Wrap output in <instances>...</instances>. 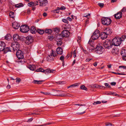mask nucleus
Returning <instances> with one entry per match:
<instances>
[{"mask_svg": "<svg viewBox=\"0 0 126 126\" xmlns=\"http://www.w3.org/2000/svg\"><path fill=\"white\" fill-rule=\"evenodd\" d=\"M111 44L115 46H118L120 45L121 44V41L120 39H118L116 38H113L111 42Z\"/></svg>", "mask_w": 126, "mask_h": 126, "instance_id": "1", "label": "nucleus"}, {"mask_svg": "<svg viewBox=\"0 0 126 126\" xmlns=\"http://www.w3.org/2000/svg\"><path fill=\"white\" fill-rule=\"evenodd\" d=\"M101 21L103 24L106 25H108L111 23V20L110 18L103 17L101 19Z\"/></svg>", "mask_w": 126, "mask_h": 126, "instance_id": "2", "label": "nucleus"}, {"mask_svg": "<svg viewBox=\"0 0 126 126\" xmlns=\"http://www.w3.org/2000/svg\"><path fill=\"white\" fill-rule=\"evenodd\" d=\"M100 36L99 31L98 30H96L94 32L91 37L93 39L95 40L98 39Z\"/></svg>", "mask_w": 126, "mask_h": 126, "instance_id": "3", "label": "nucleus"}, {"mask_svg": "<svg viewBox=\"0 0 126 126\" xmlns=\"http://www.w3.org/2000/svg\"><path fill=\"white\" fill-rule=\"evenodd\" d=\"M104 47L106 48L109 49L112 47V46L111 41L110 40H107L103 43Z\"/></svg>", "mask_w": 126, "mask_h": 126, "instance_id": "4", "label": "nucleus"}, {"mask_svg": "<svg viewBox=\"0 0 126 126\" xmlns=\"http://www.w3.org/2000/svg\"><path fill=\"white\" fill-rule=\"evenodd\" d=\"M30 30L29 27L26 25H24L21 26L20 28V31L23 33L27 32Z\"/></svg>", "mask_w": 126, "mask_h": 126, "instance_id": "5", "label": "nucleus"}, {"mask_svg": "<svg viewBox=\"0 0 126 126\" xmlns=\"http://www.w3.org/2000/svg\"><path fill=\"white\" fill-rule=\"evenodd\" d=\"M95 49V51L98 54H101L104 51L103 47L100 45H98L96 47Z\"/></svg>", "mask_w": 126, "mask_h": 126, "instance_id": "6", "label": "nucleus"}, {"mask_svg": "<svg viewBox=\"0 0 126 126\" xmlns=\"http://www.w3.org/2000/svg\"><path fill=\"white\" fill-rule=\"evenodd\" d=\"M54 52L52 50V52L51 54V55H48L47 56L46 58V60L49 62H51L53 61V58L52 57V56H53L54 57L56 56V54H54Z\"/></svg>", "mask_w": 126, "mask_h": 126, "instance_id": "7", "label": "nucleus"}, {"mask_svg": "<svg viewBox=\"0 0 126 126\" xmlns=\"http://www.w3.org/2000/svg\"><path fill=\"white\" fill-rule=\"evenodd\" d=\"M16 56L19 60L22 59L24 57L23 52L19 49L16 52Z\"/></svg>", "mask_w": 126, "mask_h": 126, "instance_id": "8", "label": "nucleus"}, {"mask_svg": "<svg viewBox=\"0 0 126 126\" xmlns=\"http://www.w3.org/2000/svg\"><path fill=\"white\" fill-rule=\"evenodd\" d=\"M33 38L31 36H28L26 37L25 43L27 45H29L33 41Z\"/></svg>", "mask_w": 126, "mask_h": 126, "instance_id": "9", "label": "nucleus"}, {"mask_svg": "<svg viewBox=\"0 0 126 126\" xmlns=\"http://www.w3.org/2000/svg\"><path fill=\"white\" fill-rule=\"evenodd\" d=\"M40 3V6H44L47 4V0H38Z\"/></svg>", "mask_w": 126, "mask_h": 126, "instance_id": "10", "label": "nucleus"}, {"mask_svg": "<svg viewBox=\"0 0 126 126\" xmlns=\"http://www.w3.org/2000/svg\"><path fill=\"white\" fill-rule=\"evenodd\" d=\"M16 35L15 34H14L13 36V39L14 42L12 43L11 46L12 47L13 49L14 50V51H15V49H14L16 47L15 44L16 43V42L15 40H16Z\"/></svg>", "mask_w": 126, "mask_h": 126, "instance_id": "11", "label": "nucleus"}, {"mask_svg": "<svg viewBox=\"0 0 126 126\" xmlns=\"http://www.w3.org/2000/svg\"><path fill=\"white\" fill-rule=\"evenodd\" d=\"M100 36L101 39H104L107 38L108 35L105 32H103L101 33Z\"/></svg>", "mask_w": 126, "mask_h": 126, "instance_id": "12", "label": "nucleus"}, {"mask_svg": "<svg viewBox=\"0 0 126 126\" xmlns=\"http://www.w3.org/2000/svg\"><path fill=\"white\" fill-rule=\"evenodd\" d=\"M114 17L117 19H119L122 17V13L121 12H119L114 15Z\"/></svg>", "mask_w": 126, "mask_h": 126, "instance_id": "13", "label": "nucleus"}, {"mask_svg": "<svg viewBox=\"0 0 126 126\" xmlns=\"http://www.w3.org/2000/svg\"><path fill=\"white\" fill-rule=\"evenodd\" d=\"M62 33L63 36L65 37H67L69 36V33L68 31L64 30L62 32Z\"/></svg>", "mask_w": 126, "mask_h": 126, "instance_id": "14", "label": "nucleus"}, {"mask_svg": "<svg viewBox=\"0 0 126 126\" xmlns=\"http://www.w3.org/2000/svg\"><path fill=\"white\" fill-rule=\"evenodd\" d=\"M56 51L58 54H62L63 52V50L61 47H59L56 49Z\"/></svg>", "mask_w": 126, "mask_h": 126, "instance_id": "15", "label": "nucleus"}, {"mask_svg": "<svg viewBox=\"0 0 126 126\" xmlns=\"http://www.w3.org/2000/svg\"><path fill=\"white\" fill-rule=\"evenodd\" d=\"M28 67L32 71L34 70L36 68L35 66L33 64H30L28 65Z\"/></svg>", "mask_w": 126, "mask_h": 126, "instance_id": "16", "label": "nucleus"}, {"mask_svg": "<svg viewBox=\"0 0 126 126\" xmlns=\"http://www.w3.org/2000/svg\"><path fill=\"white\" fill-rule=\"evenodd\" d=\"M5 46V44L3 42H1L0 43V51H1L3 50Z\"/></svg>", "mask_w": 126, "mask_h": 126, "instance_id": "17", "label": "nucleus"}, {"mask_svg": "<svg viewBox=\"0 0 126 126\" xmlns=\"http://www.w3.org/2000/svg\"><path fill=\"white\" fill-rule=\"evenodd\" d=\"M105 31L108 35L111 34L112 32L111 29L109 28L106 29Z\"/></svg>", "mask_w": 126, "mask_h": 126, "instance_id": "18", "label": "nucleus"}, {"mask_svg": "<svg viewBox=\"0 0 126 126\" xmlns=\"http://www.w3.org/2000/svg\"><path fill=\"white\" fill-rule=\"evenodd\" d=\"M30 32L32 34H34L36 33L37 31L35 27L34 26H32L31 28Z\"/></svg>", "mask_w": 126, "mask_h": 126, "instance_id": "19", "label": "nucleus"}, {"mask_svg": "<svg viewBox=\"0 0 126 126\" xmlns=\"http://www.w3.org/2000/svg\"><path fill=\"white\" fill-rule=\"evenodd\" d=\"M4 53H6L8 52H11V51L10 48L9 47H6L4 48V49L3 50Z\"/></svg>", "mask_w": 126, "mask_h": 126, "instance_id": "20", "label": "nucleus"}, {"mask_svg": "<svg viewBox=\"0 0 126 126\" xmlns=\"http://www.w3.org/2000/svg\"><path fill=\"white\" fill-rule=\"evenodd\" d=\"M11 38V36L9 34H7L4 37L5 39L8 41L10 40Z\"/></svg>", "mask_w": 126, "mask_h": 126, "instance_id": "21", "label": "nucleus"}, {"mask_svg": "<svg viewBox=\"0 0 126 126\" xmlns=\"http://www.w3.org/2000/svg\"><path fill=\"white\" fill-rule=\"evenodd\" d=\"M121 55L122 56H126V50L123 49L121 50Z\"/></svg>", "mask_w": 126, "mask_h": 126, "instance_id": "22", "label": "nucleus"}, {"mask_svg": "<svg viewBox=\"0 0 126 126\" xmlns=\"http://www.w3.org/2000/svg\"><path fill=\"white\" fill-rule=\"evenodd\" d=\"M54 71V70H50V69H47L45 70H44V72L46 74L48 73H52Z\"/></svg>", "mask_w": 126, "mask_h": 126, "instance_id": "23", "label": "nucleus"}, {"mask_svg": "<svg viewBox=\"0 0 126 126\" xmlns=\"http://www.w3.org/2000/svg\"><path fill=\"white\" fill-rule=\"evenodd\" d=\"M43 81V80H34L33 81V82L35 84H41Z\"/></svg>", "mask_w": 126, "mask_h": 126, "instance_id": "24", "label": "nucleus"}, {"mask_svg": "<svg viewBox=\"0 0 126 126\" xmlns=\"http://www.w3.org/2000/svg\"><path fill=\"white\" fill-rule=\"evenodd\" d=\"M64 37L62 34H58L57 36V39L62 40V39Z\"/></svg>", "mask_w": 126, "mask_h": 126, "instance_id": "25", "label": "nucleus"}, {"mask_svg": "<svg viewBox=\"0 0 126 126\" xmlns=\"http://www.w3.org/2000/svg\"><path fill=\"white\" fill-rule=\"evenodd\" d=\"M52 95H55V96H68V95H67L66 94H53Z\"/></svg>", "mask_w": 126, "mask_h": 126, "instance_id": "26", "label": "nucleus"}, {"mask_svg": "<svg viewBox=\"0 0 126 126\" xmlns=\"http://www.w3.org/2000/svg\"><path fill=\"white\" fill-rule=\"evenodd\" d=\"M38 33L40 34H43L44 32V31L43 30L40 29H38L37 31Z\"/></svg>", "mask_w": 126, "mask_h": 126, "instance_id": "27", "label": "nucleus"}, {"mask_svg": "<svg viewBox=\"0 0 126 126\" xmlns=\"http://www.w3.org/2000/svg\"><path fill=\"white\" fill-rule=\"evenodd\" d=\"M52 32V30L50 29L46 30L45 31V33H47L48 34L51 33Z\"/></svg>", "mask_w": 126, "mask_h": 126, "instance_id": "28", "label": "nucleus"}, {"mask_svg": "<svg viewBox=\"0 0 126 126\" xmlns=\"http://www.w3.org/2000/svg\"><path fill=\"white\" fill-rule=\"evenodd\" d=\"M59 7H58L56 9H55L52 11V12L54 13H59Z\"/></svg>", "mask_w": 126, "mask_h": 126, "instance_id": "29", "label": "nucleus"}, {"mask_svg": "<svg viewBox=\"0 0 126 126\" xmlns=\"http://www.w3.org/2000/svg\"><path fill=\"white\" fill-rule=\"evenodd\" d=\"M126 38V35H123L121 37L119 38L120 39L121 41H123Z\"/></svg>", "mask_w": 126, "mask_h": 126, "instance_id": "30", "label": "nucleus"}, {"mask_svg": "<svg viewBox=\"0 0 126 126\" xmlns=\"http://www.w3.org/2000/svg\"><path fill=\"white\" fill-rule=\"evenodd\" d=\"M23 6V4L22 3L16 4V8H19Z\"/></svg>", "mask_w": 126, "mask_h": 126, "instance_id": "31", "label": "nucleus"}, {"mask_svg": "<svg viewBox=\"0 0 126 126\" xmlns=\"http://www.w3.org/2000/svg\"><path fill=\"white\" fill-rule=\"evenodd\" d=\"M35 4L34 2H31L28 3V5L29 6H32L35 5Z\"/></svg>", "mask_w": 126, "mask_h": 126, "instance_id": "32", "label": "nucleus"}, {"mask_svg": "<svg viewBox=\"0 0 126 126\" xmlns=\"http://www.w3.org/2000/svg\"><path fill=\"white\" fill-rule=\"evenodd\" d=\"M9 15L10 16V17L13 18H14V13L13 12H10L9 13Z\"/></svg>", "mask_w": 126, "mask_h": 126, "instance_id": "33", "label": "nucleus"}, {"mask_svg": "<svg viewBox=\"0 0 126 126\" xmlns=\"http://www.w3.org/2000/svg\"><path fill=\"white\" fill-rule=\"evenodd\" d=\"M80 88L81 89L87 91V88L84 85H82L80 86Z\"/></svg>", "mask_w": 126, "mask_h": 126, "instance_id": "34", "label": "nucleus"}, {"mask_svg": "<svg viewBox=\"0 0 126 126\" xmlns=\"http://www.w3.org/2000/svg\"><path fill=\"white\" fill-rule=\"evenodd\" d=\"M36 71L44 72V70L42 68H39V69H37L36 70Z\"/></svg>", "mask_w": 126, "mask_h": 126, "instance_id": "35", "label": "nucleus"}, {"mask_svg": "<svg viewBox=\"0 0 126 126\" xmlns=\"http://www.w3.org/2000/svg\"><path fill=\"white\" fill-rule=\"evenodd\" d=\"M16 41H18L21 40V38L18 35L16 34Z\"/></svg>", "mask_w": 126, "mask_h": 126, "instance_id": "36", "label": "nucleus"}, {"mask_svg": "<svg viewBox=\"0 0 126 126\" xmlns=\"http://www.w3.org/2000/svg\"><path fill=\"white\" fill-rule=\"evenodd\" d=\"M20 47V46L19 43L16 42V48H17V49L18 50V49L19 50Z\"/></svg>", "mask_w": 126, "mask_h": 126, "instance_id": "37", "label": "nucleus"}, {"mask_svg": "<svg viewBox=\"0 0 126 126\" xmlns=\"http://www.w3.org/2000/svg\"><path fill=\"white\" fill-rule=\"evenodd\" d=\"M52 91L54 92L55 93H62V92L63 91H60L59 90H52Z\"/></svg>", "mask_w": 126, "mask_h": 126, "instance_id": "38", "label": "nucleus"}, {"mask_svg": "<svg viewBox=\"0 0 126 126\" xmlns=\"http://www.w3.org/2000/svg\"><path fill=\"white\" fill-rule=\"evenodd\" d=\"M80 84V83H78L74 84H73L71 85V87H75L79 85Z\"/></svg>", "mask_w": 126, "mask_h": 126, "instance_id": "39", "label": "nucleus"}, {"mask_svg": "<svg viewBox=\"0 0 126 126\" xmlns=\"http://www.w3.org/2000/svg\"><path fill=\"white\" fill-rule=\"evenodd\" d=\"M101 102V101H97L96 102H94L93 104L94 105H96V104H100Z\"/></svg>", "mask_w": 126, "mask_h": 126, "instance_id": "40", "label": "nucleus"}, {"mask_svg": "<svg viewBox=\"0 0 126 126\" xmlns=\"http://www.w3.org/2000/svg\"><path fill=\"white\" fill-rule=\"evenodd\" d=\"M62 44V41H57V44L58 46H61Z\"/></svg>", "mask_w": 126, "mask_h": 126, "instance_id": "41", "label": "nucleus"}, {"mask_svg": "<svg viewBox=\"0 0 126 126\" xmlns=\"http://www.w3.org/2000/svg\"><path fill=\"white\" fill-rule=\"evenodd\" d=\"M98 5H99L100 7L102 8L104 6V4L101 3H99L98 4Z\"/></svg>", "mask_w": 126, "mask_h": 126, "instance_id": "42", "label": "nucleus"}, {"mask_svg": "<svg viewBox=\"0 0 126 126\" xmlns=\"http://www.w3.org/2000/svg\"><path fill=\"white\" fill-rule=\"evenodd\" d=\"M62 21L65 23H68V21L67 19H62Z\"/></svg>", "mask_w": 126, "mask_h": 126, "instance_id": "43", "label": "nucleus"}, {"mask_svg": "<svg viewBox=\"0 0 126 126\" xmlns=\"http://www.w3.org/2000/svg\"><path fill=\"white\" fill-rule=\"evenodd\" d=\"M64 56H62L60 57V60L62 62L64 61Z\"/></svg>", "mask_w": 126, "mask_h": 126, "instance_id": "44", "label": "nucleus"}, {"mask_svg": "<svg viewBox=\"0 0 126 126\" xmlns=\"http://www.w3.org/2000/svg\"><path fill=\"white\" fill-rule=\"evenodd\" d=\"M12 26L14 29H16V23L15 22L12 23Z\"/></svg>", "mask_w": 126, "mask_h": 126, "instance_id": "45", "label": "nucleus"}, {"mask_svg": "<svg viewBox=\"0 0 126 126\" xmlns=\"http://www.w3.org/2000/svg\"><path fill=\"white\" fill-rule=\"evenodd\" d=\"M57 83L58 84H65V81H60L57 82Z\"/></svg>", "mask_w": 126, "mask_h": 126, "instance_id": "46", "label": "nucleus"}, {"mask_svg": "<svg viewBox=\"0 0 126 126\" xmlns=\"http://www.w3.org/2000/svg\"><path fill=\"white\" fill-rule=\"evenodd\" d=\"M21 79L19 78H16V82H17L18 83L19 82L21 81Z\"/></svg>", "mask_w": 126, "mask_h": 126, "instance_id": "47", "label": "nucleus"}, {"mask_svg": "<svg viewBox=\"0 0 126 126\" xmlns=\"http://www.w3.org/2000/svg\"><path fill=\"white\" fill-rule=\"evenodd\" d=\"M104 85L106 86L108 88H111L110 86L108 83H104Z\"/></svg>", "mask_w": 126, "mask_h": 126, "instance_id": "48", "label": "nucleus"}, {"mask_svg": "<svg viewBox=\"0 0 126 126\" xmlns=\"http://www.w3.org/2000/svg\"><path fill=\"white\" fill-rule=\"evenodd\" d=\"M66 9L65 7L62 6L61 8H59V9L61 10H65Z\"/></svg>", "mask_w": 126, "mask_h": 126, "instance_id": "49", "label": "nucleus"}, {"mask_svg": "<svg viewBox=\"0 0 126 126\" xmlns=\"http://www.w3.org/2000/svg\"><path fill=\"white\" fill-rule=\"evenodd\" d=\"M121 13L122 12H124L126 11V9L124 7L121 11Z\"/></svg>", "mask_w": 126, "mask_h": 126, "instance_id": "50", "label": "nucleus"}, {"mask_svg": "<svg viewBox=\"0 0 126 126\" xmlns=\"http://www.w3.org/2000/svg\"><path fill=\"white\" fill-rule=\"evenodd\" d=\"M73 57L75 58L76 57V50H75L73 53Z\"/></svg>", "mask_w": 126, "mask_h": 126, "instance_id": "51", "label": "nucleus"}, {"mask_svg": "<svg viewBox=\"0 0 126 126\" xmlns=\"http://www.w3.org/2000/svg\"><path fill=\"white\" fill-rule=\"evenodd\" d=\"M112 73H114V74H118V75H126V74H122V73H115V72H112Z\"/></svg>", "mask_w": 126, "mask_h": 126, "instance_id": "52", "label": "nucleus"}, {"mask_svg": "<svg viewBox=\"0 0 126 126\" xmlns=\"http://www.w3.org/2000/svg\"><path fill=\"white\" fill-rule=\"evenodd\" d=\"M105 124H106V126H110V125L111 126H112V124L110 123H105Z\"/></svg>", "mask_w": 126, "mask_h": 126, "instance_id": "53", "label": "nucleus"}, {"mask_svg": "<svg viewBox=\"0 0 126 126\" xmlns=\"http://www.w3.org/2000/svg\"><path fill=\"white\" fill-rule=\"evenodd\" d=\"M94 87L96 88H101V86L100 85H95Z\"/></svg>", "mask_w": 126, "mask_h": 126, "instance_id": "54", "label": "nucleus"}, {"mask_svg": "<svg viewBox=\"0 0 126 126\" xmlns=\"http://www.w3.org/2000/svg\"><path fill=\"white\" fill-rule=\"evenodd\" d=\"M74 105H78L79 106H85V104L82 105V104H75Z\"/></svg>", "mask_w": 126, "mask_h": 126, "instance_id": "55", "label": "nucleus"}, {"mask_svg": "<svg viewBox=\"0 0 126 126\" xmlns=\"http://www.w3.org/2000/svg\"><path fill=\"white\" fill-rule=\"evenodd\" d=\"M20 26V25L19 23H17V25H16V29H18Z\"/></svg>", "mask_w": 126, "mask_h": 126, "instance_id": "56", "label": "nucleus"}, {"mask_svg": "<svg viewBox=\"0 0 126 126\" xmlns=\"http://www.w3.org/2000/svg\"><path fill=\"white\" fill-rule=\"evenodd\" d=\"M110 84L112 85H115L116 84V83L115 82H112L110 83Z\"/></svg>", "mask_w": 126, "mask_h": 126, "instance_id": "57", "label": "nucleus"}, {"mask_svg": "<svg viewBox=\"0 0 126 126\" xmlns=\"http://www.w3.org/2000/svg\"><path fill=\"white\" fill-rule=\"evenodd\" d=\"M41 93L43 94H45V95H47V94H48V93L46 92H41Z\"/></svg>", "mask_w": 126, "mask_h": 126, "instance_id": "58", "label": "nucleus"}, {"mask_svg": "<svg viewBox=\"0 0 126 126\" xmlns=\"http://www.w3.org/2000/svg\"><path fill=\"white\" fill-rule=\"evenodd\" d=\"M32 120H33L32 118H31L30 119H29L28 120V121H27V122H31V121H32Z\"/></svg>", "mask_w": 126, "mask_h": 126, "instance_id": "59", "label": "nucleus"}, {"mask_svg": "<svg viewBox=\"0 0 126 126\" xmlns=\"http://www.w3.org/2000/svg\"><path fill=\"white\" fill-rule=\"evenodd\" d=\"M123 57V59L124 60L126 61V56H122Z\"/></svg>", "mask_w": 126, "mask_h": 126, "instance_id": "60", "label": "nucleus"}, {"mask_svg": "<svg viewBox=\"0 0 126 126\" xmlns=\"http://www.w3.org/2000/svg\"><path fill=\"white\" fill-rule=\"evenodd\" d=\"M67 20H68L69 21H71L72 20V19L70 17H68L67 18Z\"/></svg>", "mask_w": 126, "mask_h": 126, "instance_id": "61", "label": "nucleus"}, {"mask_svg": "<svg viewBox=\"0 0 126 126\" xmlns=\"http://www.w3.org/2000/svg\"><path fill=\"white\" fill-rule=\"evenodd\" d=\"M10 88H11L10 86V85H8L6 87V88L8 89H10Z\"/></svg>", "mask_w": 126, "mask_h": 126, "instance_id": "62", "label": "nucleus"}, {"mask_svg": "<svg viewBox=\"0 0 126 126\" xmlns=\"http://www.w3.org/2000/svg\"><path fill=\"white\" fill-rule=\"evenodd\" d=\"M47 14L45 12L43 14V16L45 17L46 16H47Z\"/></svg>", "mask_w": 126, "mask_h": 126, "instance_id": "63", "label": "nucleus"}, {"mask_svg": "<svg viewBox=\"0 0 126 126\" xmlns=\"http://www.w3.org/2000/svg\"><path fill=\"white\" fill-rule=\"evenodd\" d=\"M122 67L123 69H126V66H119V67Z\"/></svg>", "mask_w": 126, "mask_h": 126, "instance_id": "64", "label": "nucleus"}]
</instances>
